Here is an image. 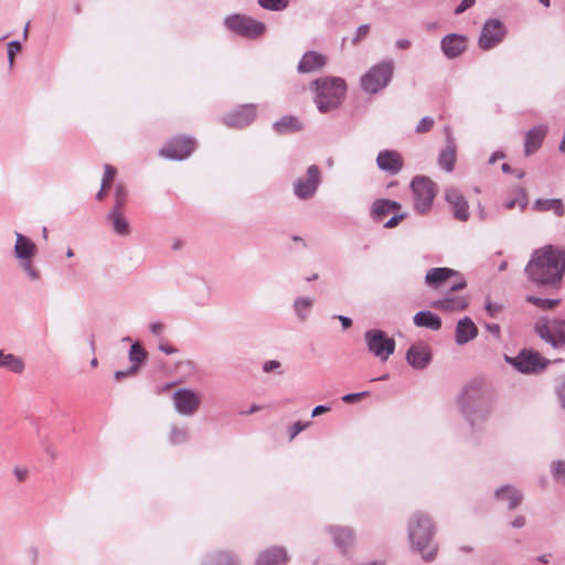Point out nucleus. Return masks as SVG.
I'll list each match as a JSON object with an SVG mask.
<instances>
[{"instance_id": "3", "label": "nucleus", "mask_w": 565, "mask_h": 565, "mask_svg": "<svg viewBox=\"0 0 565 565\" xmlns=\"http://www.w3.org/2000/svg\"><path fill=\"white\" fill-rule=\"evenodd\" d=\"M310 89L315 92L313 102L322 114L337 109L347 92L344 79L340 77H322L310 83Z\"/></svg>"}, {"instance_id": "64", "label": "nucleus", "mask_w": 565, "mask_h": 565, "mask_svg": "<svg viewBox=\"0 0 565 565\" xmlns=\"http://www.w3.org/2000/svg\"><path fill=\"white\" fill-rule=\"evenodd\" d=\"M338 318L343 327V329H349L352 326V320L349 317L345 316H335Z\"/></svg>"}, {"instance_id": "24", "label": "nucleus", "mask_w": 565, "mask_h": 565, "mask_svg": "<svg viewBox=\"0 0 565 565\" xmlns=\"http://www.w3.org/2000/svg\"><path fill=\"white\" fill-rule=\"evenodd\" d=\"M431 306L445 312L462 311L468 307V298L465 296H446L435 300Z\"/></svg>"}, {"instance_id": "6", "label": "nucleus", "mask_w": 565, "mask_h": 565, "mask_svg": "<svg viewBox=\"0 0 565 565\" xmlns=\"http://www.w3.org/2000/svg\"><path fill=\"white\" fill-rule=\"evenodd\" d=\"M411 190L413 192L414 209L420 214L427 213L437 193L436 183L428 177L417 175L412 180Z\"/></svg>"}, {"instance_id": "19", "label": "nucleus", "mask_w": 565, "mask_h": 565, "mask_svg": "<svg viewBox=\"0 0 565 565\" xmlns=\"http://www.w3.org/2000/svg\"><path fill=\"white\" fill-rule=\"evenodd\" d=\"M443 53L448 58L458 57L467 49V38L460 34H447L440 42Z\"/></svg>"}, {"instance_id": "55", "label": "nucleus", "mask_w": 565, "mask_h": 565, "mask_svg": "<svg viewBox=\"0 0 565 565\" xmlns=\"http://www.w3.org/2000/svg\"><path fill=\"white\" fill-rule=\"evenodd\" d=\"M280 367V362L276 360L266 361L263 365V371L269 373L276 369Z\"/></svg>"}, {"instance_id": "15", "label": "nucleus", "mask_w": 565, "mask_h": 565, "mask_svg": "<svg viewBox=\"0 0 565 565\" xmlns=\"http://www.w3.org/2000/svg\"><path fill=\"white\" fill-rule=\"evenodd\" d=\"M256 117V106L248 104L223 117V122L231 128L248 126Z\"/></svg>"}, {"instance_id": "27", "label": "nucleus", "mask_w": 565, "mask_h": 565, "mask_svg": "<svg viewBox=\"0 0 565 565\" xmlns=\"http://www.w3.org/2000/svg\"><path fill=\"white\" fill-rule=\"evenodd\" d=\"M447 147L441 150L438 157V163L441 169L451 172L456 162V148L452 141L450 128H446Z\"/></svg>"}, {"instance_id": "26", "label": "nucleus", "mask_w": 565, "mask_h": 565, "mask_svg": "<svg viewBox=\"0 0 565 565\" xmlns=\"http://www.w3.org/2000/svg\"><path fill=\"white\" fill-rule=\"evenodd\" d=\"M38 252L36 245L21 233H15L14 256L19 260L32 259Z\"/></svg>"}, {"instance_id": "21", "label": "nucleus", "mask_w": 565, "mask_h": 565, "mask_svg": "<svg viewBox=\"0 0 565 565\" xmlns=\"http://www.w3.org/2000/svg\"><path fill=\"white\" fill-rule=\"evenodd\" d=\"M326 63L327 57L323 54L316 51H308L299 61L297 70L299 73H311L321 70Z\"/></svg>"}, {"instance_id": "62", "label": "nucleus", "mask_w": 565, "mask_h": 565, "mask_svg": "<svg viewBox=\"0 0 565 565\" xmlns=\"http://www.w3.org/2000/svg\"><path fill=\"white\" fill-rule=\"evenodd\" d=\"M525 525V518L522 515L516 516L512 522L511 526L515 529H521Z\"/></svg>"}, {"instance_id": "50", "label": "nucleus", "mask_w": 565, "mask_h": 565, "mask_svg": "<svg viewBox=\"0 0 565 565\" xmlns=\"http://www.w3.org/2000/svg\"><path fill=\"white\" fill-rule=\"evenodd\" d=\"M475 3H476V0H462L460 2V4L455 9V14L459 15V14L463 13L466 10L473 7Z\"/></svg>"}, {"instance_id": "9", "label": "nucleus", "mask_w": 565, "mask_h": 565, "mask_svg": "<svg viewBox=\"0 0 565 565\" xmlns=\"http://www.w3.org/2000/svg\"><path fill=\"white\" fill-rule=\"evenodd\" d=\"M507 363L524 374L535 373L545 369L548 360L532 350H522L516 356L504 355Z\"/></svg>"}, {"instance_id": "18", "label": "nucleus", "mask_w": 565, "mask_h": 565, "mask_svg": "<svg viewBox=\"0 0 565 565\" xmlns=\"http://www.w3.org/2000/svg\"><path fill=\"white\" fill-rule=\"evenodd\" d=\"M446 201L452 209L454 216L459 221L469 218V205L465 196L455 188H449L445 193Z\"/></svg>"}, {"instance_id": "23", "label": "nucleus", "mask_w": 565, "mask_h": 565, "mask_svg": "<svg viewBox=\"0 0 565 565\" xmlns=\"http://www.w3.org/2000/svg\"><path fill=\"white\" fill-rule=\"evenodd\" d=\"M288 561V554L285 547L273 546L259 553L256 565H280Z\"/></svg>"}, {"instance_id": "29", "label": "nucleus", "mask_w": 565, "mask_h": 565, "mask_svg": "<svg viewBox=\"0 0 565 565\" xmlns=\"http://www.w3.org/2000/svg\"><path fill=\"white\" fill-rule=\"evenodd\" d=\"M495 498L499 501L507 502L508 509H515L522 501V493L510 486H504L495 491Z\"/></svg>"}, {"instance_id": "53", "label": "nucleus", "mask_w": 565, "mask_h": 565, "mask_svg": "<svg viewBox=\"0 0 565 565\" xmlns=\"http://www.w3.org/2000/svg\"><path fill=\"white\" fill-rule=\"evenodd\" d=\"M502 307L498 303L488 302L486 305V310L491 317H495L501 312Z\"/></svg>"}, {"instance_id": "13", "label": "nucleus", "mask_w": 565, "mask_h": 565, "mask_svg": "<svg viewBox=\"0 0 565 565\" xmlns=\"http://www.w3.org/2000/svg\"><path fill=\"white\" fill-rule=\"evenodd\" d=\"M175 411L183 416L194 415L201 405V396L191 388H179L172 394Z\"/></svg>"}, {"instance_id": "58", "label": "nucleus", "mask_w": 565, "mask_h": 565, "mask_svg": "<svg viewBox=\"0 0 565 565\" xmlns=\"http://www.w3.org/2000/svg\"><path fill=\"white\" fill-rule=\"evenodd\" d=\"M486 329L492 333L494 337L500 338V326L497 323H488L486 324Z\"/></svg>"}, {"instance_id": "22", "label": "nucleus", "mask_w": 565, "mask_h": 565, "mask_svg": "<svg viewBox=\"0 0 565 565\" xmlns=\"http://www.w3.org/2000/svg\"><path fill=\"white\" fill-rule=\"evenodd\" d=\"M547 127L544 125H539L532 129H530L525 134V142H524V153L525 156H531L536 152L546 136Z\"/></svg>"}, {"instance_id": "31", "label": "nucleus", "mask_w": 565, "mask_h": 565, "mask_svg": "<svg viewBox=\"0 0 565 565\" xmlns=\"http://www.w3.org/2000/svg\"><path fill=\"white\" fill-rule=\"evenodd\" d=\"M107 218L111 223L113 230L120 236H127L130 233V226L121 211L110 210Z\"/></svg>"}, {"instance_id": "48", "label": "nucleus", "mask_w": 565, "mask_h": 565, "mask_svg": "<svg viewBox=\"0 0 565 565\" xmlns=\"http://www.w3.org/2000/svg\"><path fill=\"white\" fill-rule=\"evenodd\" d=\"M370 32V25L369 24H361L358 26L355 34L352 39L353 44H358L361 40L367 36Z\"/></svg>"}, {"instance_id": "59", "label": "nucleus", "mask_w": 565, "mask_h": 565, "mask_svg": "<svg viewBox=\"0 0 565 565\" xmlns=\"http://www.w3.org/2000/svg\"><path fill=\"white\" fill-rule=\"evenodd\" d=\"M136 372H129V367L126 371H116L114 373V377L116 381H121L122 379L134 375Z\"/></svg>"}, {"instance_id": "37", "label": "nucleus", "mask_w": 565, "mask_h": 565, "mask_svg": "<svg viewBox=\"0 0 565 565\" xmlns=\"http://www.w3.org/2000/svg\"><path fill=\"white\" fill-rule=\"evenodd\" d=\"M210 565H239L237 558L228 552H217L210 558Z\"/></svg>"}, {"instance_id": "4", "label": "nucleus", "mask_w": 565, "mask_h": 565, "mask_svg": "<svg viewBox=\"0 0 565 565\" xmlns=\"http://www.w3.org/2000/svg\"><path fill=\"white\" fill-rule=\"evenodd\" d=\"M458 406L471 428L486 422L490 414V406L482 390L473 383L462 390L458 398Z\"/></svg>"}, {"instance_id": "57", "label": "nucleus", "mask_w": 565, "mask_h": 565, "mask_svg": "<svg viewBox=\"0 0 565 565\" xmlns=\"http://www.w3.org/2000/svg\"><path fill=\"white\" fill-rule=\"evenodd\" d=\"M412 45V42L408 39H398L395 42V47L397 50H408Z\"/></svg>"}, {"instance_id": "35", "label": "nucleus", "mask_w": 565, "mask_h": 565, "mask_svg": "<svg viewBox=\"0 0 565 565\" xmlns=\"http://www.w3.org/2000/svg\"><path fill=\"white\" fill-rule=\"evenodd\" d=\"M315 303V300L309 297H297L294 300L292 308L299 320L305 321L309 317V312Z\"/></svg>"}, {"instance_id": "28", "label": "nucleus", "mask_w": 565, "mask_h": 565, "mask_svg": "<svg viewBox=\"0 0 565 565\" xmlns=\"http://www.w3.org/2000/svg\"><path fill=\"white\" fill-rule=\"evenodd\" d=\"M401 204L388 199H379L374 201L371 209L372 218L381 222L391 211H398Z\"/></svg>"}, {"instance_id": "47", "label": "nucleus", "mask_w": 565, "mask_h": 565, "mask_svg": "<svg viewBox=\"0 0 565 565\" xmlns=\"http://www.w3.org/2000/svg\"><path fill=\"white\" fill-rule=\"evenodd\" d=\"M21 262H22V268L28 274L30 279L38 280L40 278V273L33 267L31 259L21 260Z\"/></svg>"}, {"instance_id": "5", "label": "nucleus", "mask_w": 565, "mask_h": 565, "mask_svg": "<svg viewBox=\"0 0 565 565\" xmlns=\"http://www.w3.org/2000/svg\"><path fill=\"white\" fill-rule=\"evenodd\" d=\"M393 72V61H382L372 66L369 72L361 77V87L369 94H376L390 84Z\"/></svg>"}, {"instance_id": "25", "label": "nucleus", "mask_w": 565, "mask_h": 565, "mask_svg": "<svg viewBox=\"0 0 565 565\" xmlns=\"http://www.w3.org/2000/svg\"><path fill=\"white\" fill-rule=\"evenodd\" d=\"M459 273L448 267L431 268L426 273L425 282L431 288L441 287L448 279L458 276Z\"/></svg>"}, {"instance_id": "16", "label": "nucleus", "mask_w": 565, "mask_h": 565, "mask_svg": "<svg viewBox=\"0 0 565 565\" xmlns=\"http://www.w3.org/2000/svg\"><path fill=\"white\" fill-rule=\"evenodd\" d=\"M407 363L415 370H424L431 361V352L427 344L415 343L406 352Z\"/></svg>"}, {"instance_id": "33", "label": "nucleus", "mask_w": 565, "mask_h": 565, "mask_svg": "<svg viewBox=\"0 0 565 565\" xmlns=\"http://www.w3.org/2000/svg\"><path fill=\"white\" fill-rule=\"evenodd\" d=\"M0 366L8 367L17 374H21L25 367L24 361L21 358L12 353H4L2 350H0Z\"/></svg>"}, {"instance_id": "1", "label": "nucleus", "mask_w": 565, "mask_h": 565, "mask_svg": "<svg viewBox=\"0 0 565 565\" xmlns=\"http://www.w3.org/2000/svg\"><path fill=\"white\" fill-rule=\"evenodd\" d=\"M524 273L536 287L558 286L565 273V252L552 245L535 249Z\"/></svg>"}, {"instance_id": "17", "label": "nucleus", "mask_w": 565, "mask_h": 565, "mask_svg": "<svg viewBox=\"0 0 565 565\" xmlns=\"http://www.w3.org/2000/svg\"><path fill=\"white\" fill-rule=\"evenodd\" d=\"M376 164L380 170L388 173L390 175H396L402 171L404 161L397 151L383 150L380 151L376 157Z\"/></svg>"}, {"instance_id": "12", "label": "nucleus", "mask_w": 565, "mask_h": 565, "mask_svg": "<svg viewBox=\"0 0 565 565\" xmlns=\"http://www.w3.org/2000/svg\"><path fill=\"white\" fill-rule=\"evenodd\" d=\"M321 183V172L317 166L307 169L306 178H299L294 183V194L300 200L312 198Z\"/></svg>"}, {"instance_id": "39", "label": "nucleus", "mask_w": 565, "mask_h": 565, "mask_svg": "<svg viewBox=\"0 0 565 565\" xmlns=\"http://www.w3.org/2000/svg\"><path fill=\"white\" fill-rule=\"evenodd\" d=\"M189 438V431L185 427L172 426L169 435L170 443L173 445L184 444Z\"/></svg>"}, {"instance_id": "11", "label": "nucleus", "mask_w": 565, "mask_h": 565, "mask_svg": "<svg viewBox=\"0 0 565 565\" xmlns=\"http://www.w3.org/2000/svg\"><path fill=\"white\" fill-rule=\"evenodd\" d=\"M507 34L505 25L499 19H489L484 22L478 40L479 47L489 51L499 45Z\"/></svg>"}, {"instance_id": "30", "label": "nucleus", "mask_w": 565, "mask_h": 565, "mask_svg": "<svg viewBox=\"0 0 565 565\" xmlns=\"http://www.w3.org/2000/svg\"><path fill=\"white\" fill-rule=\"evenodd\" d=\"M413 322L416 327L427 328L433 331H438L441 328V319L431 311H419L414 318Z\"/></svg>"}, {"instance_id": "14", "label": "nucleus", "mask_w": 565, "mask_h": 565, "mask_svg": "<svg viewBox=\"0 0 565 565\" xmlns=\"http://www.w3.org/2000/svg\"><path fill=\"white\" fill-rule=\"evenodd\" d=\"M195 141L189 137H179L170 140L159 154L171 160H183L188 158L194 150Z\"/></svg>"}, {"instance_id": "52", "label": "nucleus", "mask_w": 565, "mask_h": 565, "mask_svg": "<svg viewBox=\"0 0 565 565\" xmlns=\"http://www.w3.org/2000/svg\"><path fill=\"white\" fill-rule=\"evenodd\" d=\"M406 216L405 213H402V214H397V215H394L392 216L385 224L384 226L386 228H393L395 226L398 225V223Z\"/></svg>"}, {"instance_id": "44", "label": "nucleus", "mask_w": 565, "mask_h": 565, "mask_svg": "<svg viewBox=\"0 0 565 565\" xmlns=\"http://www.w3.org/2000/svg\"><path fill=\"white\" fill-rule=\"evenodd\" d=\"M104 171L105 172H104V177L102 180V185H103V189H108L116 175V169L110 164H105Z\"/></svg>"}, {"instance_id": "8", "label": "nucleus", "mask_w": 565, "mask_h": 565, "mask_svg": "<svg viewBox=\"0 0 565 565\" xmlns=\"http://www.w3.org/2000/svg\"><path fill=\"white\" fill-rule=\"evenodd\" d=\"M225 25L231 31L246 38H258L266 31L264 22L243 14L227 17L225 19Z\"/></svg>"}, {"instance_id": "54", "label": "nucleus", "mask_w": 565, "mask_h": 565, "mask_svg": "<svg viewBox=\"0 0 565 565\" xmlns=\"http://www.w3.org/2000/svg\"><path fill=\"white\" fill-rule=\"evenodd\" d=\"M13 473H14L15 478H17L20 482H22V481H24V480L26 479L29 471H28V469H26V468H23V467H15V468L13 469Z\"/></svg>"}, {"instance_id": "51", "label": "nucleus", "mask_w": 565, "mask_h": 565, "mask_svg": "<svg viewBox=\"0 0 565 565\" xmlns=\"http://www.w3.org/2000/svg\"><path fill=\"white\" fill-rule=\"evenodd\" d=\"M369 395V392H361V393H350L342 396V401L345 403H352L355 401H359L363 396Z\"/></svg>"}, {"instance_id": "42", "label": "nucleus", "mask_w": 565, "mask_h": 565, "mask_svg": "<svg viewBox=\"0 0 565 565\" xmlns=\"http://www.w3.org/2000/svg\"><path fill=\"white\" fill-rule=\"evenodd\" d=\"M526 301L543 310L553 309L559 302L558 299H543L535 296H527Z\"/></svg>"}, {"instance_id": "45", "label": "nucleus", "mask_w": 565, "mask_h": 565, "mask_svg": "<svg viewBox=\"0 0 565 565\" xmlns=\"http://www.w3.org/2000/svg\"><path fill=\"white\" fill-rule=\"evenodd\" d=\"M21 51V44L14 40L8 43V62L9 66L12 67L14 63V55Z\"/></svg>"}, {"instance_id": "49", "label": "nucleus", "mask_w": 565, "mask_h": 565, "mask_svg": "<svg viewBox=\"0 0 565 565\" xmlns=\"http://www.w3.org/2000/svg\"><path fill=\"white\" fill-rule=\"evenodd\" d=\"M310 423L296 422L290 429V439H294L298 434L305 430Z\"/></svg>"}, {"instance_id": "36", "label": "nucleus", "mask_w": 565, "mask_h": 565, "mask_svg": "<svg viewBox=\"0 0 565 565\" xmlns=\"http://www.w3.org/2000/svg\"><path fill=\"white\" fill-rule=\"evenodd\" d=\"M147 352L139 343H132L129 350V361L131 366L129 372H137L139 365L146 360Z\"/></svg>"}, {"instance_id": "2", "label": "nucleus", "mask_w": 565, "mask_h": 565, "mask_svg": "<svg viewBox=\"0 0 565 565\" xmlns=\"http://www.w3.org/2000/svg\"><path fill=\"white\" fill-rule=\"evenodd\" d=\"M434 526L430 519L422 513H415L408 522V539L412 548L418 552L424 561H433L438 546L433 542Z\"/></svg>"}, {"instance_id": "41", "label": "nucleus", "mask_w": 565, "mask_h": 565, "mask_svg": "<svg viewBox=\"0 0 565 565\" xmlns=\"http://www.w3.org/2000/svg\"><path fill=\"white\" fill-rule=\"evenodd\" d=\"M536 205H541L543 210H553L556 215L562 216L564 214V206L561 200L551 199L545 201H536Z\"/></svg>"}, {"instance_id": "20", "label": "nucleus", "mask_w": 565, "mask_h": 565, "mask_svg": "<svg viewBox=\"0 0 565 565\" xmlns=\"http://www.w3.org/2000/svg\"><path fill=\"white\" fill-rule=\"evenodd\" d=\"M478 335V328L475 322L469 318L465 317L457 322L455 330V341L458 345H463Z\"/></svg>"}, {"instance_id": "61", "label": "nucleus", "mask_w": 565, "mask_h": 565, "mask_svg": "<svg viewBox=\"0 0 565 565\" xmlns=\"http://www.w3.org/2000/svg\"><path fill=\"white\" fill-rule=\"evenodd\" d=\"M557 392L562 406L565 409V379L562 381Z\"/></svg>"}, {"instance_id": "63", "label": "nucleus", "mask_w": 565, "mask_h": 565, "mask_svg": "<svg viewBox=\"0 0 565 565\" xmlns=\"http://www.w3.org/2000/svg\"><path fill=\"white\" fill-rule=\"evenodd\" d=\"M159 350L166 354H174L178 352L177 348L169 344H160Z\"/></svg>"}, {"instance_id": "7", "label": "nucleus", "mask_w": 565, "mask_h": 565, "mask_svg": "<svg viewBox=\"0 0 565 565\" xmlns=\"http://www.w3.org/2000/svg\"><path fill=\"white\" fill-rule=\"evenodd\" d=\"M369 352L380 361H387L395 351V340L380 329H371L364 333Z\"/></svg>"}, {"instance_id": "34", "label": "nucleus", "mask_w": 565, "mask_h": 565, "mask_svg": "<svg viewBox=\"0 0 565 565\" xmlns=\"http://www.w3.org/2000/svg\"><path fill=\"white\" fill-rule=\"evenodd\" d=\"M334 544L341 548L345 550L353 543V531L348 527H333L331 529Z\"/></svg>"}, {"instance_id": "38", "label": "nucleus", "mask_w": 565, "mask_h": 565, "mask_svg": "<svg viewBox=\"0 0 565 565\" xmlns=\"http://www.w3.org/2000/svg\"><path fill=\"white\" fill-rule=\"evenodd\" d=\"M127 195H128V191H127L126 185L122 183H117L116 188H115V193H114L115 204L111 210L121 211L126 204Z\"/></svg>"}, {"instance_id": "43", "label": "nucleus", "mask_w": 565, "mask_h": 565, "mask_svg": "<svg viewBox=\"0 0 565 565\" xmlns=\"http://www.w3.org/2000/svg\"><path fill=\"white\" fill-rule=\"evenodd\" d=\"M551 473L556 481L565 484V461L556 460L551 463Z\"/></svg>"}, {"instance_id": "56", "label": "nucleus", "mask_w": 565, "mask_h": 565, "mask_svg": "<svg viewBox=\"0 0 565 565\" xmlns=\"http://www.w3.org/2000/svg\"><path fill=\"white\" fill-rule=\"evenodd\" d=\"M150 332L154 335H161L164 331V324L161 322H153L149 326Z\"/></svg>"}, {"instance_id": "46", "label": "nucleus", "mask_w": 565, "mask_h": 565, "mask_svg": "<svg viewBox=\"0 0 565 565\" xmlns=\"http://www.w3.org/2000/svg\"><path fill=\"white\" fill-rule=\"evenodd\" d=\"M434 119L431 117H424L419 120L416 126V131L418 134L427 132L434 127Z\"/></svg>"}, {"instance_id": "10", "label": "nucleus", "mask_w": 565, "mask_h": 565, "mask_svg": "<svg viewBox=\"0 0 565 565\" xmlns=\"http://www.w3.org/2000/svg\"><path fill=\"white\" fill-rule=\"evenodd\" d=\"M535 332L554 349L565 345V320L548 321L541 319L535 324Z\"/></svg>"}, {"instance_id": "60", "label": "nucleus", "mask_w": 565, "mask_h": 565, "mask_svg": "<svg viewBox=\"0 0 565 565\" xmlns=\"http://www.w3.org/2000/svg\"><path fill=\"white\" fill-rule=\"evenodd\" d=\"M329 411H330V407H329V406H327V405H318V406H316V407L312 409L311 415H312V417H316V416H319V415H321V414H323V413H327V412H329Z\"/></svg>"}, {"instance_id": "40", "label": "nucleus", "mask_w": 565, "mask_h": 565, "mask_svg": "<svg viewBox=\"0 0 565 565\" xmlns=\"http://www.w3.org/2000/svg\"><path fill=\"white\" fill-rule=\"evenodd\" d=\"M257 3L268 11H282L288 8L289 0H257Z\"/></svg>"}, {"instance_id": "32", "label": "nucleus", "mask_w": 565, "mask_h": 565, "mask_svg": "<svg viewBox=\"0 0 565 565\" xmlns=\"http://www.w3.org/2000/svg\"><path fill=\"white\" fill-rule=\"evenodd\" d=\"M302 125L300 120L295 116H284L276 122H274V129L278 134H290L301 130Z\"/></svg>"}]
</instances>
